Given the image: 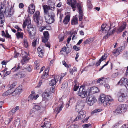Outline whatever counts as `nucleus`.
Segmentation results:
<instances>
[{"label": "nucleus", "mask_w": 128, "mask_h": 128, "mask_svg": "<svg viewBox=\"0 0 128 128\" xmlns=\"http://www.w3.org/2000/svg\"><path fill=\"white\" fill-rule=\"evenodd\" d=\"M85 102L84 100H79L77 102L75 110L77 112L82 110L84 107Z\"/></svg>", "instance_id": "39448f33"}, {"label": "nucleus", "mask_w": 128, "mask_h": 128, "mask_svg": "<svg viewBox=\"0 0 128 128\" xmlns=\"http://www.w3.org/2000/svg\"><path fill=\"white\" fill-rule=\"evenodd\" d=\"M78 87L79 86L77 85V84H76V85H75L74 86V90L75 91H76L78 89Z\"/></svg>", "instance_id": "680f3d73"}, {"label": "nucleus", "mask_w": 128, "mask_h": 128, "mask_svg": "<svg viewBox=\"0 0 128 128\" xmlns=\"http://www.w3.org/2000/svg\"><path fill=\"white\" fill-rule=\"evenodd\" d=\"M90 90L92 94L97 93L99 92V89L97 87L94 86L91 87Z\"/></svg>", "instance_id": "4be33fe9"}, {"label": "nucleus", "mask_w": 128, "mask_h": 128, "mask_svg": "<svg viewBox=\"0 0 128 128\" xmlns=\"http://www.w3.org/2000/svg\"><path fill=\"white\" fill-rule=\"evenodd\" d=\"M38 97V94L36 95L34 91H32L31 92V94L29 96L28 100V101H30L34 99L36 100Z\"/></svg>", "instance_id": "f8f14e48"}, {"label": "nucleus", "mask_w": 128, "mask_h": 128, "mask_svg": "<svg viewBox=\"0 0 128 128\" xmlns=\"http://www.w3.org/2000/svg\"><path fill=\"white\" fill-rule=\"evenodd\" d=\"M14 28L17 29L18 31H21L22 30V29L20 28L17 25H16L14 26Z\"/></svg>", "instance_id": "052dcab7"}, {"label": "nucleus", "mask_w": 128, "mask_h": 128, "mask_svg": "<svg viewBox=\"0 0 128 128\" xmlns=\"http://www.w3.org/2000/svg\"><path fill=\"white\" fill-rule=\"evenodd\" d=\"M24 46L26 48H27L28 46V44L27 40L26 39L24 38L23 40V42Z\"/></svg>", "instance_id": "e433bc0d"}, {"label": "nucleus", "mask_w": 128, "mask_h": 128, "mask_svg": "<svg viewBox=\"0 0 128 128\" xmlns=\"http://www.w3.org/2000/svg\"><path fill=\"white\" fill-rule=\"evenodd\" d=\"M122 47H120L118 48L117 49H115L113 51V53L115 54L114 55L117 56L119 54L120 52L122 50Z\"/></svg>", "instance_id": "412c9836"}, {"label": "nucleus", "mask_w": 128, "mask_h": 128, "mask_svg": "<svg viewBox=\"0 0 128 128\" xmlns=\"http://www.w3.org/2000/svg\"><path fill=\"white\" fill-rule=\"evenodd\" d=\"M81 120V118H80V117L78 115V116H77V117H76V118L75 119L74 121H77L78 120Z\"/></svg>", "instance_id": "338daca9"}, {"label": "nucleus", "mask_w": 128, "mask_h": 128, "mask_svg": "<svg viewBox=\"0 0 128 128\" xmlns=\"http://www.w3.org/2000/svg\"><path fill=\"white\" fill-rule=\"evenodd\" d=\"M102 31L104 34L108 33V32L111 28L110 26L109 27V26L106 24H103L102 26Z\"/></svg>", "instance_id": "9d476101"}, {"label": "nucleus", "mask_w": 128, "mask_h": 128, "mask_svg": "<svg viewBox=\"0 0 128 128\" xmlns=\"http://www.w3.org/2000/svg\"><path fill=\"white\" fill-rule=\"evenodd\" d=\"M50 95V93L48 91H45L42 94V97L43 98L46 99H48V98Z\"/></svg>", "instance_id": "c756f323"}, {"label": "nucleus", "mask_w": 128, "mask_h": 128, "mask_svg": "<svg viewBox=\"0 0 128 128\" xmlns=\"http://www.w3.org/2000/svg\"><path fill=\"white\" fill-rule=\"evenodd\" d=\"M114 112L115 114H120L122 112V111L121 110V107L119 106Z\"/></svg>", "instance_id": "2f4dec72"}, {"label": "nucleus", "mask_w": 128, "mask_h": 128, "mask_svg": "<svg viewBox=\"0 0 128 128\" xmlns=\"http://www.w3.org/2000/svg\"><path fill=\"white\" fill-rule=\"evenodd\" d=\"M12 92V90H11L10 89V90H7L6 92H5V93H6V94H7V96H8V95H9L11 94Z\"/></svg>", "instance_id": "5fc2aeb1"}, {"label": "nucleus", "mask_w": 128, "mask_h": 128, "mask_svg": "<svg viewBox=\"0 0 128 128\" xmlns=\"http://www.w3.org/2000/svg\"><path fill=\"white\" fill-rule=\"evenodd\" d=\"M119 106L121 107V110L123 112L124 111V110H126L127 108L125 104H122L121 105H120Z\"/></svg>", "instance_id": "79ce46f5"}, {"label": "nucleus", "mask_w": 128, "mask_h": 128, "mask_svg": "<svg viewBox=\"0 0 128 128\" xmlns=\"http://www.w3.org/2000/svg\"><path fill=\"white\" fill-rule=\"evenodd\" d=\"M28 12H29L30 14H33L35 10V7L34 5L33 4H30L28 7Z\"/></svg>", "instance_id": "2eb2a0df"}, {"label": "nucleus", "mask_w": 128, "mask_h": 128, "mask_svg": "<svg viewBox=\"0 0 128 128\" xmlns=\"http://www.w3.org/2000/svg\"><path fill=\"white\" fill-rule=\"evenodd\" d=\"M78 10L79 11V14L78 15V18L79 20L81 21L82 20L83 14L82 10V7L80 6H79L78 8Z\"/></svg>", "instance_id": "4468645a"}, {"label": "nucleus", "mask_w": 128, "mask_h": 128, "mask_svg": "<svg viewBox=\"0 0 128 128\" xmlns=\"http://www.w3.org/2000/svg\"><path fill=\"white\" fill-rule=\"evenodd\" d=\"M22 56L23 58L22 59V63L26 62V61L28 60L29 58L28 56L29 55V54H27L26 52H22Z\"/></svg>", "instance_id": "ddd939ff"}, {"label": "nucleus", "mask_w": 128, "mask_h": 128, "mask_svg": "<svg viewBox=\"0 0 128 128\" xmlns=\"http://www.w3.org/2000/svg\"><path fill=\"white\" fill-rule=\"evenodd\" d=\"M91 124H86L83 125L82 126L84 128H88L89 126H90Z\"/></svg>", "instance_id": "e2e57ef3"}, {"label": "nucleus", "mask_w": 128, "mask_h": 128, "mask_svg": "<svg viewBox=\"0 0 128 128\" xmlns=\"http://www.w3.org/2000/svg\"><path fill=\"white\" fill-rule=\"evenodd\" d=\"M62 98H59L58 102V106L54 110V112L56 114V116L57 114L62 110L64 105L63 104V102H62Z\"/></svg>", "instance_id": "7ed1b4c3"}, {"label": "nucleus", "mask_w": 128, "mask_h": 128, "mask_svg": "<svg viewBox=\"0 0 128 128\" xmlns=\"http://www.w3.org/2000/svg\"><path fill=\"white\" fill-rule=\"evenodd\" d=\"M101 110H102L101 109H96L92 112H93V113H94L97 112H100Z\"/></svg>", "instance_id": "bf43d9fd"}, {"label": "nucleus", "mask_w": 128, "mask_h": 128, "mask_svg": "<svg viewBox=\"0 0 128 128\" xmlns=\"http://www.w3.org/2000/svg\"><path fill=\"white\" fill-rule=\"evenodd\" d=\"M96 98L93 96H89L86 98V101L88 104L89 105H92L96 102Z\"/></svg>", "instance_id": "0eeeda50"}, {"label": "nucleus", "mask_w": 128, "mask_h": 128, "mask_svg": "<svg viewBox=\"0 0 128 128\" xmlns=\"http://www.w3.org/2000/svg\"><path fill=\"white\" fill-rule=\"evenodd\" d=\"M62 64L64 65L67 68H69L70 65L68 64L65 61L63 60L62 62Z\"/></svg>", "instance_id": "603ef678"}, {"label": "nucleus", "mask_w": 128, "mask_h": 128, "mask_svg": "<svg viewBox=\"0 0 128 128\" xmlns=\"http://www.w3.org/2000/svg\"><path fill=\"white\" fill-rule=\"evenodd\" d=\"M37 40V39H34L33 40V42L32 43V46L34 48L36 47V46Z\"/></svg>", "instance_id": "37998d69"}, {"label": "nucleus", "mask_w": 128, "mask_h": 128, "mask_svg": "<svg viewBox=\"0 0 128 128\" xmlns=\"http://www.w3.org/2000/svg\"><path fill=\"white\" fill-rule=\"evenodd\" d=\"M43 34L44 38L42 40V42H45L48 41L49 38V34L47 31L44 32Z\"/></svg>", "instance_id": "f3484780"}, {"label": "nucleus", "mask_w": 128, "mask_h": 128, "mask_svg": "<svg viewBox=\"0 0 128 128\" xmlns=\"http://www.w3.org/2000/svg\"><path fill=\"white\" fill-rule=\"evenodd\" d=\"M52 0L48 1V4L50 5L48 6L46 5L43 6L42 7L44 10V17L45 18L46 22L47 23L51 24L54 21V14L52 11L49 12L48 11L51 9V8H54V4L52 2Z\"/></svg>", "instance_id": "f257e3e1"}, {"label": "nucleus", "mask_w": 128, "mask_h": 128, "mask_svg": "<svg viewBox=\"0 0 128 128\" xmlns=\"http://www.w3.org/2000/svg\"><path fill=\"white\" fill-rule=\"evenodd\" d=\"M74 49L76 51H78L80 50V48L78 46H73Z\"/></svg>", "instance_id": "6e6d98bb"}, {"label": "nucleus", "mask_w": 128, "mask_h": 128, "mask_svg": "<svg viewBox=\"0 0 128 128\" xmlns=\"http://www.w3.org/2000/svg\"><path fill=\"white\" fill-rule=\"evenodd\" d=\"M12 118H10L6 119L5 122V123L6 124H8L12 120Z\"/></svg>", "instance_id": "a18cd8bd"}, {"label": "nucleus", "mask_w": 128, "mask_h": 128, "mask_svg": "<svg viewBox=\"0 0 128 128\" xmlns=\"http://www.w3.org/2000/svg\"><path fill=\"white\" fill-rule=\"evenodd\" d=\"M10 73V71H7L6 72L4 73V77L6 76L9 74Z\"/></svg>", "instance_id": "4d7b16f0"}, {"label": "nucleus", "mask_w": 128, "mask_h": 128, "mask_svg": "<svg viewBox=\"0 0 128 128\" xmlns=\"http://www.w3.org/2000/svg\"><path fill=\"white\" fill-rule=\"evenodd\" d=\"M17 84V82H14L12 84L10 87V88L11 89V90H13V88H14V87Z\"/></svg>", "instance_id": "49530a36"}, {"label": "nucleus", "mask_w": 128, "mask_h": 128, "mask_svg": "<svg viewBox=\"0 0 128 128\" xmlns=\"http://www.w3.org/2000/svg\"><path fill=\"white\" fill-rule=\"evenodd\" d=\"M16 75L18 76L19 78H21L24 76V75L22 74V72H20L17 73Z\"/></svg>", "instance_id": "09e8293b"}, {"label": "nucleus", "mask_w": 128, "mask_h": 128, "mask_svg": "<svg viewBox=\"0 0 128 128\" xmlns=\"http://www.w3.org/2000/svg\"><path fill=\"white\" fill-rule=\"evenodd\" d=\"M128 126L126 124H124L120 128H127Z\"/></svg>", "instance_id": "774afa93"}, {"label": "nucleus", "mask_w": 128, "mask_h": 128, "mask_svg": "<svg viewBox=\"0 0 128 128\" xmlns=\"http://www.w3.org/2000/svg\"><path fill=\"white\" fill-rule=\"evenodd\" d=\"M118 74V72L114 73L111 76L112 77L115 78L117 76Z\"/></svg>", "instance_id": "13d9d810"}, {"label": "nucleus", "mask_w": 128, "mask_h": 128, "mask_svg": "<svg viewBox=\"0 0 128 128\" xmlns=\"http://www.w3.org/2000/svg\"><path fill=\"white\" fill-rule=\"evenodd\" d=\"M77 71V69L76 67H74L73 68H70L69 69V72L71 75H73L74 72Z\"/></svg>", "instance_id": "c9c22d12"}, {"label": "nucleus", "mask_w": 128, "mask_h": 128, "mask_svg": "<svg viewBox=\"0 0 128 128\" xmlns=\"http://www.w3.org/2000/svg\"><path fill=\"white\" fill-rule=\"evenodd\" d=\"M56 79L54 78L52 79L49 82L50 85L52 86L55 85L56 84Z\"/></svg>", "instance_id": "f704fd0d"}, {"label": "nucleus", "mask_w": 128, "mask_h": 128, "mask_svg": "<svg viewBox=\"0 0 128 128\" xmlns=\"http://www.w3.org/2000/svg\"><path fill=\"white\" fill-rule=\"evenodd\" d=\"M68 84L66 82H64L62 85L61 88L62 89H64L68 86Z\"/></svg>", "instance_id": "c03bdc74"}, {"label": "nucleus", "mask_w": 128, "mask_h": 128, "mask_svg": "<svg viewBox=\"0 0 128 128\" xmlns=\"http://www.w3.org/2000/svg\"><path fill=\"white\" fill-rule=\"evenodd\" d=\"M99 100L101 103H103L104 106H106L109 105L112 99L110 96H106L105 95L102 94L100 96Z\"/></svg>", "instance_id": "f03ea898"}, {"label": "nucleus", "mask_w": 128, "mask_h": 128, "mask_svg": "<svg viewBox=\"0 0 128 128\" xmlns=\"http://www.w3.org/2000/svg\"><path fill=\"white\" fill-rule=\"evenodd\" d=\"M26 122L24 120H23L22 122V124H21V126H25L26 125Z\"/></svg>", "instance_id": "864d4df0"}, {"label": "nucleus", "mask_w": 128, "mask_h": 128, "mask_svg": "<svg viewBox=\"0 0 128 128\" xmlns=\"http://www.w3.org/2000/svg\"><path fill=\"white\" fill-rule=\"evenodd\" d=\"M125 96L124 93L121 94L118 98V100L120 102H122L124 100Z\"/></svg>", "instance_id": "7c9ffc66"}, {"label": "nucleus", "mask_w": 128, "mask_h": 128, "mask_svg": "<svg viewBox=\"0 0 128 128\" xmlns=\"http://www.w3.org/2000/svg\"><path fill=\"white\" fill-rule=\"evenodd\" d=\"M20 68V67L18 65H16L12 69V70H14V71H16L19 69Z\"/></svg>", "instance_id": "de8ad7c7"}, {"label": "nucleus", "mask_w": 128, "mask_h": 128, "mask_svg": "<svg viewBox=\"0 0 128 128\" xmlns=\"http://www.w3.org/2000/svg\"><path fill=\"white\" fill-rule=\"evenodd\" d=\"M34 16V20L37 21L39 20L40 18V12L39 11L36 12Z\"/></svg>", "instance_id": "393cba45"}, {"label": "nucleus", "mask_w": 128, "mask_h": 128, "mask_svg": "<svg viewBox=\"0 0 128 128\" xmlns=\"http://www.w3.org/2000/svg\"><path fill=\"white\" fill-rule=\"evenodd\" d=\"M94 40L93 38H90L85 40L83 43L84 44H88L92 42Z\"/></svg>", "instance_id": "473e14b6"}, {"label": "nucleus", "mask_w": 128, "mask_h": 128, "mask_svg": "<svg viewBox=\"0 0 128 128\" xmlns=\"http://www.w3.org/2000/svg\"><path fill=\"white\" fill-rule=\"evenodd\" d=\"M24 33L22 32H17L16 34V35L17 38H22V39L23 38Z\"/></svg>", "instance_id": "a878e982"}, {"label": "nucleus", "mask_w": 128, "mask_h": 128, "mask_svg": "<svg viewBox=\"0 0 128 128\" xmlns=\"http://www.w3.org/2000/svg\"><path fill=\"white\" fill-rule=\"evenodd\" d=\"M36 22L37 26L38 27H40V26H41V23H39V21L38 20L37 21L34 20Z\"/></svg>", "instance_id": "69168bd1"}, {"label": "nucleus", "mask_w": 128, "mask_h": 128, "mask_svg": "<svg viewBox=\"0 0 128 128\" xmlns=\"http://www.w3.org/2000/svg\"><path fill=\"white\" fill-rule=\"evenodd\" d=\"M49 69L48 68H47L46 69H45V72H44L43 75L41 76V78L43 79H44L47 77V76L48 75V72Z\"/></svg>", "instance_id": "cd10ccee"}, {"label": "nucleus", "mask_w": 128, "mask_h": 128, "mask_svg": "<svg viewBox=\"0 0 128 128\" xmlns=\"http://www.w3.org/2000/svg\"><path fill=\"white\" fill-rule=\"evenodd\" d=\"M78 18L76 16L73 18L72 21V24L73 25H76L78 24Z\"/></svg>", "instance_id": "c85d7f7f"}, {"label": "nucleus", "mask_w": 128, "mask_h": 128, "mask_svg": "<svg viewBox=\"0 0 128 128\" xmlns=\"http://www.w3.org/2000/svg\"><path fill=\"white\" fill-rule=\"evenodd\" d=\"M27 30L28 33L32 32H36V29L33 27L32 25L31 24H28V25Z\"/></svg>", "instance_id": "aec40b11"}, {"label": "nucleus", "mask_w": 128, "mask_h": 128, "mask_svg": "<svg viewBox=\"0 0 128 128\" xmlns=\"http://www.w3.org/2000/svg\"><path fill=\"white\" fill-rule=\"evenodd\" d=\"M36 32H29V37L31 39H33L34 38L36 34Z\"/></svg>", "instance_id": "72a5a7b5"}, {"label": "nucleus", "mask_w": 128, "mask_h": 128, "mask_svg": "<svg viewBox=\"0 0 128 128\" xmlns=\"http://www.w3.org/2000/svg\"><path fill=\"white\" fill-rule=\"evenodd\" d=\"M78 126L76 124H72L69 126L68 128H78Z\"/></svg>", "instance_id": "8fccbe9b"}, {"label": "nucleus", "mask_w": 128, "mask_h": 128, "mask_svg": "<svg viewBox=\"0 0 128 128\" xmlns=\"http://www.w3.org/2000/svg\"><path fill=\"white\" fill-rule=\"evenodd\" d=\"M78 94L82 98H84L87 96V92H86L85 89L84 87L81 86L80 88L78 93Z\"/></svg>", "instance_id": "6e6552de"}, {"label": "nucleus", "mask_w": 128, "mask_h": 128, "mask_svg": "<svg viewBox=\"0 0 128 128\" xmlns=\"http://www.w3.org/2000/svg\"><path fill=\"white\" fill-rule=\"evenodd\" d=\"M107 57V56H106L105 54H104V55H103L102 56L101 58L100 59V60L102 62Z\"/></svg>", "instance_id": "3c124183"}, {"label": "nucleus", "mask_w": 128, "mask_h": 128, "mask_svg": "<svg viewBox=\"0 0 128 128\" xmlns=\"http://www.w3.org/2000/svg\"><path fill=\"white\" fill-rule=\"evenodd\" d=\"M29 22L28 20H26L24 22H23L22 25L23 28L24 30V28L26 27L27 25H28V24H29Z\"/></svg>", "instance_id": "58836bf2"}, {"label": "nucleus", "mask_w": 128, "mask_h": 128, "mask_svg": "<svg viewBox=\"0 0 128 128\" xmlns=\"http://www.w3.org/2000/svg\"><path fill=\"white\" fill-rule=\"evenodd\" d=\"M41 107L39 105H36L34 106L33 107V108L32 110L30 112V114H32L33 113H34V112L36 111L40 110Z\"/></svg>", "instance_id": "dca6fc26"}, {"label": "nucleus", "mask_w": 128, "mask_h": 128, "mask_svg": "<svg viewBox=\"0 0 128 128\" xmlns=\"http://www.w3.org/2000/svg\"><path fill=\"white\" fill-rule=\"evenodd\" d=\"M70 17V15L68 14L64 18L63 20V22L64 24H66L69 22Z\"/></svg>", "instance_id": "bb28decb"}, {"label": "nucleus", "mask_w": 128, "mask_h": 128, "mask_svg": "<svg viewBox=\"0 0 128 128\" xmlns=\"http://www.w3.org/2000/svg\"><path fill=\"white\" fill-rule=\"evenodd\" d=\"M67 3L69 5H70L72 8L73 11L75 10V8L77 6L78 7L80 5H78V4L76 0H67Z\"/></svg>", "instance_id": "423d86ee"}, {"label": "nucleus", "mask_w": 128, "mask_h": 128, "mask_svg": "<svg viewBox=\"0 0 128 128\" xmlns=\"http://www.w3.org/2000/svg\"><path fill=\"white\" fill-rule=\"evenodd\" d=\"M118 83L120 85H124L128 90V82L126 78H122L118 82Z\"/></svg>", "instance_id": "9b49d317"}, {"label": "nucleus", "mask_w": 128, "mask_h": 128, "mask_svg": "<svg viewBox=\"0 0 128 128\" xmlns=\"http://www.w3.org/2000/svg\"><path fill=\"white\" fill-rule=\"evenodd\" d=\"M45 121L43 124L41 126L40 128H50L51 125L50 120L45 119Z\"/></svg>", "instance_id": "1a4fd4ad"}, {"label": "nucleus", "mask_w": 128, "mask_h": 128, "mask_svg": "<svg viewBox=\"0 0 128 128\" xmlns=\"http://www.w3.org/2000/svg\"><path fill=\"white\" fill-rule=\"evenodd\" d=\"M104 79V77L98 79V80L97 81V82L100 83V82L102 81V80Z\"/></svg>", "instance_id": "0e129e2a"}, {"label": "nucleus", "mask_w": 128, "mask_h": 128, "mask_svg": "<svg viewBox=\"0 0 128 128\" xmlns=\"http://www.w3.org/2000/svg\"><path fill=\"white\" fill-rule=\"evenodd\" d=\"M22 89L20 87H18L14 91L12 90V93L13 94V96H14L19 94L21 92Z\"/></svg>", "instance_id": "a211bd4d"}, {"label": "nucleus", "mask_w": 128, "mask_h": 128, "mask_svg": "<svg viewBox=\"0 0 128 128\" xmlns=\"http://www.w3.org/2000/svg\"><path fill=\"white\" fill-rule=\"evenodd\" d=\"M64 38V36L63 34H60L58 36V38L59 42H62L63 41Z\"/></svg>", "instance_id": "a19ab883"}, {"label": "nucleus", "mask_w": 128, "mask_h": 128, "mask_svg": "<svg viewBox=\"0 0 128 128\" xmlns=\"http://www.w3.org/2000/svg\"><path fill=\"white\" fill-rule=\"evenodd\" d=\"M126 23L124 22L123 23L122 26L118 30V33H119L122 32V30L124 29L126 26Z\"/></svg>", "instance_id": "5701e85b"}, {"label": "nucleus", "mask_w": 128, "mask_h": 128, "mask_svg": "<svg viewBox=\"0 0 128 128\" xmlns=\"http://www.w3.org/2000/svg\"><path fill=\"white\" fill-rule=\"evenodd\" d=\"M86 113L85 111L82 110L79 112L78 115L82 119L86 116Z\"/></svg>", "instance_id": "b1692460"}, {"label": "nucleus", "mask_w": 128, "mask_h": 128, "mask_svg": "<svg viewBox=\"0 0 128 128\" xmlns=\"http://www.w3.org/2000/svg\"><path fill=\"white\" fill-rule=\"evenodd\" d=\"M14 124L16 126H17L19 127L20 126L21 124L20 123V120L19 119H17L15 122Z\"/></svg>", "instance_id": "4c0bfd02"}, {"label": "nucleus", "mask_w": 128, "mask_h": 128, "mask_svg": "<svg viewBox=\"0 0 128 128\" xmlns=\"http://www.w3.org/2000/svg\"><path fill=\"white\" fill-rule=\"evenodd\" d=\"M5 8L4 6H1L0 9V26H2L3 25V23L4 22V14L5 11Z\"/></svg>", "instance_id": "20e7f679"}, {"label": "nucleus", "mask_w": 128, "mask_h": 128, "mask_svg": "<svg viewBox=\"0 0 128 128\" xmlns=\"http://www.w3.org/2000/svg\"><path fill=\"white\" fill-rule=\"evenodd\" d=\"M38 56L42 58L44 56V49H42L38 47Z\"/></svg>", "instance_id": "6ab92c4d"}, {"label": "nucleus", "mask_w": 128, "mask_h": 128, "mask_svg": "<svg viewBox=\"0 0 128 128\" xmlns=\"http://www.w3.org/2000/svg\"><path fill=\"white\" fill-rule=\"evenodd\" d=\"M91 0H88L87 2L88 7L89 9H91L92 7V4L90 3Z\"/></svg>", "instance_id": "ea45409f"}]
</instances>
